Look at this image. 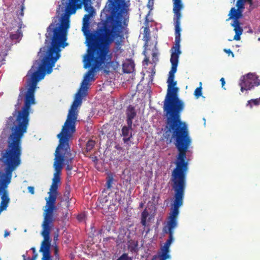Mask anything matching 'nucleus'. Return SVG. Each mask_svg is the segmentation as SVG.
<instances>
[{
	"label": "nucleus",
	"instance_id": "nucleus-8",
	"mask_svg": "<svg viewBox=\"0 0 260 260\" xmlns=\"http://www.w3.org/2000/svg\"><path fill=\"white\" fill-rule=\"evenodd\" d=\"M84 92L79 89L76 94L75 100L69 111L66 121L62 126L61 132L58 134L59 136L61 135L72 136L73 134L75 132V123L78 117L77 108L82 103V98Z\"/></svg>",
	"mask_w": 260,
	"mask_h": 260
},
{
	"label": "nucleus",
	"instance_id": "nucleus-47",
	"mask_svg": "<svg viewBox=\"0 0 260 260\" xmlns=\"http://www.w3.org/2000/svg\"><path fill=\"white\" fill-rule=\"evenodd\" d=\"M10 235V233L8 231H6L5 232L4 237H7L8 236Z\"/></svg>",
	"mask_w": 260,
	"mask_h": 260
},
{
	"label": "nucleus",
	"instance_id": "nucleus-2",
	"mask_svg": "<svg viewBox=\"0 0 260 260\" xmlns=\"http://www.w3.org/2000/svg\"><path fill=\"white\" fill-rule=\"evenodd\" d=\"M175 44L172 47L170 61L171 69L167 80V93L164 102L163 109L166 116V138L174 139L175 145L178 153L176 157H186V152L191 140L187 126L181 119V113L184 108L183 101L178 96L179 88L176 87L177 81H174L175 74L178 64L180 42V23H174Z\"/></svg>",
	"mask_w": 260,
	"mask_h": 260
},
{
	"label": "nucleus",
	"instance_id": "nucleus-6",
	"mask_svg": "<svg viewBox=\"0 0 260 260\" xmlns=\"http://www.w3.org/2000/svg\"><path fill=\"white\" fill-rule=\"evenodd\" d=\"M109 51V47H102L91 40L90 47H88L87 54L84 58V68L90 67V69L85 74L80 89L87 91L89 82L94 80V73L105 63Z\"/></svg>",
	"mask_w": 260,
	"mask_h": 260
},
{
	"label": "nucleus",
	"instance_id": "nucleus-49",
	"mask_svg": "<svg viewBox=\"0 0 260 260\" xmlns=\"http://www.w3.org/2000/svg\"><path fill=\"white\" fill-rule=\"evenodd\" d=\"M78 219L80 220L82 218V217L81 215H80V216H78Z\"/></svg>",
	"mask_w": 260,
	"mask_h": 260
},
{
	"label": "nucleus",
	"instance_id": "nucleus-14",
	"mask_svg": "<svg viewBox=\"0 0 260 260\" xmlns=\"http://www.w3.org/2000/svg\"><path fill=\"white\" fill-rule=\"evenodd\" d=\"M246 3H248L250 6H251L253 4V0H237L236 4L237 8L235 9L234 7L232 8L230 12L242 14L243 9H244V5Z\"/></svg>",
	"mask_w": 260,
	"mask_h": 260
},
{
	"label": "nucleus",
	"instance_id": "nucleus-44",
	"mask_svg": "<svg viewBox=\"0 0 260 260\" xmlns=\"http://www.w3.org/2000/svg\"><path fill=\"white\" fill-rule=\"evenodd\" d=\"M38 255L37 253H33V255L31 258H32L36 260Z\"/></svg>",
	"mask_w": 260,
	"mask_h": 260
},
{
	"label": "nucleus",
	"instance_id": "nucleus-7",
	"mask_svg": "<svg viewBox=\"0 0 260 260\" xmlns=\"http://www.w3.org/2000/svg\"><path fill=\"white\" fill-rule=\"evenodd\" d=\"M57 137L59 139V144L54 153V162H58L59 158L62 159L60 162L62 168L65 162L67 170L71 171L73 169L72 162L74 156L71 152L69 141L72 136L64 135L59 136L57 135Z\"/></svg>",
	"mask_w": 260,
	"mask_h": 260
},
{
	"label": "nucleus",
	"instance_id": "nucleus-9",
	"mask_svg": "<svg viewBox=\"0 0 260 260\" xmlns=\"http://www.w3.org/2000/svg\"><path fill=\"white\" fill-rule=\"evenodd\" d=\"M260 84V80L258 76L255 73H248L242 76L239 83L240 86V90L242 92L252 89L254 86H257Z\"/></svg>",
	"mask_w": 260,
	"mask_h": 260
},
{
	"label": "nucleus",
	"instance_id": "nucleus-30",
	"mask_svg": "<svg viewBox=\"0 0 260 260\" xmlns=\"http://www.w3.org/2000/svg\"><path fill=\"white\" fill-rule=\"evenodd\" d=\"M113 181V177L112 176H109L107 178L106 185L107 189H110L112 186V184Z\"/></svg>",
	"mask_w": 260,
	"mask_h": 260
},
{
	"label": "nucleus",
	"instance_id": "nucleus-43",
	"mask_svg": "<svg viewBox=\"0 0 260 260\" xmlns=\"http://www.w3.org/2000/svg\"><path fill=\"white\" fill-rule=\"evenodd\" d=\"M220 81H221V85H222V87H223V86L225 85V80H224V79L223 78H221L220 80Z\"/></svg>",
	"mask_w": 260,
	"mask_h": 260
},
{
	"label": "nucleus",
	"instance_id": "nucleus-28",
	"mask_svg": "<svg viewBox=\"0 0 260 260\" xmlns=\"http://www.w3.org/2000/svg\"><path fill=\"white\" fill-rule=\"evenodd\" d=\"M95 145V142L93 140H89L86 146V151L87 152L90 151L94 147Z\"/></svg>",
	"mask_w": 260,
	"mask_h": 260
},
{
	"label": "nucleus",
	"instance_id": "nucleus-18",
	"mask_svg": "<svg viewBox=\"0 0 260 260\" xmlns=\"http://www.w3.org/2000/svg\"><path fill=\"white\" fill-rule=\"evenodd\" d=\"M117 57H114L113 60L107 62L106 67L108 69H111L113 71H116L118 68L119 67V63L117 61Z\"/></svg>",
	"mask_w": 260,
	"mask_h": 260
},
{
	"label": "nucleus",
	"instance_id": "nucleus-15",
	"mask_svg": "<svg viewBox=\"0 0 260 260\" xmlns=\"http://www.w3.org/2000/svg\"><path fill=\"white\" fill-rule=\"evenodd\" d=\"M62 159L60 158L57 162H54L53 167L55 172L53 174V178L52 179V183L59 184L60 181V174L62 170V167L60 164Z\"/></svg>",
	"mask_w": 260,
	"mask_h": 260
},
{
	"label": "nucleus",
	"instance_id": "nucleus-22",
	"mask_svg": "<svg viewBox=\"0 0 260 260\" xmlns=\"http://www.w3.org/2000/svg\"><path fill=\"white\" fill-rule=\"evenodd\" d=\"M124 192L122 190H119L115 193V200L118 202L119 204H121L124 200Z\"/></svg>",
	"mask_w": 260,
	"mask_h": 260
},
{
	"label": "nucleus",
	"instance_id": "nucleus-21",
	"mask_svg": "<svg viewBox=\"0 0 260 260\" xmlns=\"http://www.w3.org/2000/svg\"><path fill=\"white\" fill-rule=\"evenodd\" d=\"M122 68L124 73H131L134 69V65L131 62H124L122 64Z\"/></svg>",
	"mask_w": 260,
	"mask_h": 260
},
{
	"label": "nucleus",
	"instance_id": "nucleus-5",
	"mask_svg": "<svg viewBox=\"0 0 260 260\" xmlns=\"http://www.w3.org/2000/svg\"><path fill=\"white\" fill-rule=\"evenodd\" d=\"M186 158V157H176L175 161L176 167L172 172L171 180L174 191V200L167 222L168 230L165 231L166 233L169 234V238L162 247L167 249H170V245L174 240L173 230L177 225V219L179 213V208L182 206L183 203L188 165Z\"/></svg>",
	"mask_w": 260,
	"mask_h": 260
},
{
	"label": "nucleus",
	"instance_id": "nucleus-38",
	"mask_svg": "<svg viewBox=\"0 0 260 260\" xmlns=\"http://www.w3.org/2000/svg\"><path fill=\"white\" fill-rule=\"evenodd\" d=\"M27 189L29 192H30L31 194H34L35 193V189L33 186H28Z\"/></svg>",
	"mask_w": 260,
	"mask_h": 260
},
{
	"label": "nucleus",
	"instance_id": "nucleus-31",
	"mask_svg": "<svg viewBox=\"0 0 260 260\" xmlns=\"http://www.w3.org/2000/svg\"><path fill=\"white\" fill-rule=\"evenodd\" d=\"M138 246V243L137 241L134 242L129 246V248L130 249L131 251H137L138 250L137 247Z\"/></svg>",
	"mask_w": 260,
	"mask_h": 260
},
{
	"label": "nucleus",
	"instance_id": "nucleus-27",
	"mask_svg": "<svg viewBox=\"0 0 260 260\" xmlns=\"http://www.w3.org/2000/svg\"><path fill=\"white\" fill-rule=\"evenodd\" d=\"M202 82H200V86L199 87H197L195 89L194 92V95L197 99H198L202 95Z\"/></svg>",
	"mask_w": 260,
	"mask_h": 260
},
{
	"label": "nucleus",
	"instance_id": "nucleus-39",
	"mask_svg": "<svg viewBox=\"0 0 260 260\" xmlns=\"http://www.w3.org/2000/svg\"><path fill=\"white\" fill-rule=\"evenodd\" d=\"M224 51L226 53H228L229 54V55L231 54L232 57H234V54L233 52L230 49H224Z\"/></svg>",
	"mask_w": 260,
	"mask_h": 260
},
{
	"label": "nucleus",
	"instance_id": "nucleus-35",
	"mask_svg": "<svg viewBox=\"0 0 260 260\" xmlns=\"http://www.w3.org/2000/svg\"><path fill=\"white\" fill-rule=\"evenodd\" d=\"M144 32L145 34V37H146L147 40H148L150 38V30L149 27H145L144 29Z\"/></svg>",
	"mask_w": 260,
	"mask_h": 260
},
{
	"label": "nucleus",
	"instance_id": "nucleus-51",
	"mask_svg": "<svg viewBox=\"0 0 260 260\" xmlns=\"http://www.w3.org/2000/svg\"><path fill=\"white\" fill-rule=\"evenodd\" d=\"M149 4H151V3H150V0L149 1V3H148V6L150 8V6Z\"/></svg>",
	"mask_w": 260,
	"mask_h": 260
},
{
	"label": "nucleus",
	"instance_id": "nucleus-55",
	"mask_svg": "<svg viewBox=\"0 0 260 260\" xmlns=\"http://www.w3.org/2000/svg\"><path fill=\"white\" fill-rule=\"evenodd\" d=\"M29 260H35V259H34L32 258H29Z\"/></svg>",
	"mask_w": 260,
	"mask_h": 260
},
{
	"label": "nucleus",
	"instance_id": "nucleus-50",
	"mask_svg": "<svg viewBox=\"0 0 260 260\" xmlns=\"http://www.w3.org/2000/svg\"><path fill=\"white\" fill-rule=\"evenodd\" d=\"M149 4H151V3H150V0L149 1V3H148V6L150 8V6Z\"/></svg>",
	"mask_w": 260,
	"mask_h": 260
},
{
	"label": "nucleus",
	"instance_id": "nucleus-17",
	"mask_svg": "<svg viewBox=\"0 0 260 260\" xmlns=\"http://www.w3.org/2000/svg\"><path fill=\"white\" fill-rule=\"evenodd\" d=\"M132 125L124 126L121 129V135L123 136V141L124 143H127L132 138Z\"/></svg>",
	"mask_w": 260,
	"mask_h": 260
},
{
	"label": "nucleus",
	"instance_id": "nucleus-54",
	"mask_svg": "<svg viewBox=\"0 0 260 260\" xmlns=\"http://www.w3.org/2000/svg\"><path fill=\"white\" fill-rule=\"evenodd\" d=\"M57 249H56V248H55V253H57Z\"/></svg>",
	"mask_w": 260,
	"mask_h": 260
},
{
	"label": "nucleus",
	"instance_id": "nucleus-12",
	"mask_svg": "<svg viewBox=\"0 0 260 260\" xmlns=\"http://www.w3.org/2000/svg\"><path fill=\"white\" fill-rule=\"evenodd\" d=\"M173 2L174 23H180L181 10L183 7V4L181 0H173Z\"/></svg>",
	"mask_w": 260,
	"mask_h": 260
},
{
	"label": "nucleus",
	"instance_id": "nucleus-11",
	"mask_svg": "<svg viewBox=\"0 0 260 260\" xmlns=\"http://www.w3.org/2000/svg\"><path fill=\"white\" fill-rule=\"evenodd\" d=\"M49 193V197L46 198V208L44 210V218H47L49 219H53V212L55 209V202L57 198V193Z\"/></svg>",
	"mask_w": 260,
	"mask_h": 260
},
{
	"label": "nucleus",
	"instance_id": "nucleus-23",
	"mask_svg": "<svg viewBox=\"0 0 260 260\" xmlns=\"http://www.w3.org/2000/svg\"><path fill=\"white\" fill-rule=\"evenodd\" d=\"M99 202V206L102 209L106 208V207H108V204H107V202L108 201L107 197H101L99 198L98 199Z\"/></svg>",
	"mask_w": 260,
	"mask_h": 260
},
{
	"label": "nucleus",
	"instance_id": "nucleus-25",
	"mask_svg": "<svg viewBox=\"0 0 260 260\" xmlns=\"http://www.w3.org/2000/svg\"><path fill=\"white\" fill-rule=\"evenodd\" d=\"M149 213L146 209H145L142 212L141 214V223L142 224L146 226V220L148 216Z\"/></svg>",
	"mask_w": 260,
	"mask_h": 260
},
{
	"label": "nucleus",
	"instance_id": "nucleus-3",
	"mask_svg": "<svg viewBox=\"0 0 260 260\" xmlns=\"http://www.w3.org/2000/svg\"><path fill=\"white\" fill-rule=\"evenodd\" d=\"M35 103V101H24L21 110H16L13 113L14 116L16 114V119L7 140V146L0 157V162L5 166V172L0 171V192H3L0 212L6 210L10 201L6 188L11 182L12 172L21 163V140L27 131L31 106Z\"/></svg>",
	"mask_w": 260,
	"mask_h": 260
},
{
	"label": "nucleus",
	"instance_id": "nucleus-56",
	"mask_svg": "<svg viewBox=\"0 0 260 260\" xmlns=\"http://www.w3.org/2000/svg\"><path fill=\"white\" fill-rule=\"evenodd\" d=\"M29 260H35V259H34L32 258H29Z\"/></svg>",
	"mask_w": 260,
	"mask_h": 260
},
{
	"label": "nucleus",
	"instance_id": "nucleus-13",
	"mask_svg": "<svg viewBox=\"0 0 260 260\" xmlns=\"http://www.w3.org/2000/svg\"><path fill=\"white\" fill-rule=\"evenodd\" d=\"M229 18L227 20L231 19H233V23L232 24V26L234 27V30L235 34H242L243 32V28L240 26L239 19L242 17V14L229 12Z\"/></svg>",
	"mask_w": 260,
	"mask_h": 260
},
{
	"label": "nucleus",
	"instance_id": "nucleus-19",
	"mask_svg": "<svg viewBox=\"0 0 260 260\" xmlns=\"http://www.w3.org/2000/svg\"><path fill=\"white\" fill-rule=\"evenodd\" d=\"M170 249H167L163 247L160 248V253L159 255V259L161 260H166L170 258L169 254Z\"/></svg>",
	"mask_w": 260,
	"mask_h": 260
},
{
	"label": "nucleus",
	"instance_id": "nucleus-40",
	"mask_svg": "<svg viewBox=\"0 0 260 260\" xmlns=\"http://www.w3.org/2000/svg\"><path fill=\"white\" fill-rule=\"evenodd\" d=\"M242 34H236L234 37V40H236V41L239 40L240 39V36Z\"/></svg>",
	"mask_w": 260,
	"mask_h": 260
},
{
	"label": "nucleus",
	"instance_id": "nucleus-24",
	"mask_svg": "<svg viewBox=\"0 0 260 260\" xmlns=\"http://www.w3.org/2000/svg\"><path fill=\"white\" fill-rule=\"evenodd\" d=\"M22 31L21 30V27H20L17 30L15 34H11L10 35V38L12 40H18L20 37L22 36Z\"/></svg>",
	"mask_w": 260,
	"mask_h": 260
},
{
	"label": "nucleus",
	"instance_id": "nucleus-26",
	"mask_svg": "<svg viewBox=\"0 0 260 260\" xmlns=\"http://www.w3.org/2000/svg\"><path fill=\"white\" fill-rule=\"evenodd\" d=\"M260 104V98L256 99H252L248 101L247 106H249L250 108L252 107V105L258 106Z\"/></svg>",
	"mask_w": 260,
	"mask_h": 260
},
{
	"label": "nucleus",
	"instance_id": "nucleus-32",
	"mask_svg": "<svg viewBox=\"0 0 260 260\" xmlns=\"http://www.w3.org/2000/svg\"><path fill=\"white\" fill-rule=\"evenodd\" d=\"M121 43H120V42L117 41L115 42V47H114V49H115V51L117 52L118 51H120V53H121L122 52L121 51Z\"/></svg>",
	"mask_w": 260,
	"mask_h": 260
},
{
	"label": "nucleus",
	"instance_id": "nucleus-48",
	"mask_svg": "<svg viewBox=\"0 0 260 260\" xmlns=\"http://www.w3.org/2000/svg\"><path fill=\"white\" fill-rule=\"evenodd\" d=\"M30 249L32 251L33 253H37L35 247H31Z\"/></svg>",
	"mask_w": 260,
	"mask_h": 260
},
{
	"label": "nucleus",
	"instance_id": "nucleus-20",
	"mask_svg": "<svg viewBox=\"0 0 260 260\" xmlns=\"http://www.w3.org/2000/svg\"><path fill=\"white\" fill-rule=\"evenodd\" d=\"M50 249V248H43V247H40L39 251L43 254L42 260H51Z\"/></svg>",
	"mask_w": 260,
	"mask_h": 260
},
{
	"label": "nucleus",
	"instance_id": "nucleus-10",
	"mask_svg": "<svg viewBox=\"0 0 260 260\" xmlns=\"http://www.w3.org/2000/svg\"><path fill=\"white\" fill-rule=\"evenodd\" d=\"M52 221L53 219H49L46 217L44 218L42 224L43 230L41 232V235L43 237L44 239L41 243V247H43V248H50L51 240L50 233L51 229V224Z\"/></svg>",
	"mask_w": 260,
	"mask_h": 260
},
{
	"label": "nucleus",
	"instance_id": "nucleus-52",
	"mask_svg": "<svg viewBox=\"0 0 260 260\" xmlns=\"http://www.w3.org/2000/svg\"><path fill=\"white\" fill-rule=\"evenodd\" d=\"M123 24H124V25H126V26L127 25V24H126V21L125 20L124 21Z\"/></svg>",
	"mask_w": 260,
	"mask_h": 260
},
{
	"label": "nucleus",
	"instance_id": "nucleus-1",
	"mask_svg": "<svg viewBox=\"0 0 260 260\" xmlns=\"http://www.w3.org/2000/svg\"><path fill=\"white\" fill-rule=\"evenodd\" d=\"M90 1L68 0L66 14L61 19L58 17H53L45 34L46 40L50 41L51 45L40 49V53L44 56L38 69L33 71L34 66H32L29 71L28 73L31 75L25 96L35 101V91L37 82L44 78L46 73H51L53 67L60 57V48H64L68 45L66 41L67 29L70 26L69 16L74 14L77 9H81L82 5L84 6L86 11L92 14L94 9L90 4Z\"/></svg>",
	"mask_w": 260,
	"mask_h": 260
},
{
	"label": "nucleus",
	"instance_id": "nucleus-46",
	"mask_svg": "<svg viewBox=\"0 0 260 260\" xmlns=\"http://www.w3.org/2000/svg\"><path fill=\"white\" fill-rule=\"evenodd\" d=\"M92 161H93L94 162H97L98 160V157L96 156L92 157Z\"/></svg>",
	"mask_w": 260,
	"mask_h": 260
},
{
	"label": "nucleus",
	"instance_id": "nucleus-57",
	"mask_svg": "<svg viewBox=\"0 0 260 260\" xmlns=\"http://www.w3.org/2000/svg\"><path fill=\"white\" fill-rule=\"evenodd\" d=\"M233 1H234L235 0H233Z\"/></svg>",
	"mask_w": 260,
	"mask_h": 260
},
{
	"label": "nucleus",
	"instance_id": "nucleus-16",
	"mask_svg": "<svg viewBox=\"0 0 260 260\" xmlns=\"http://www.w3.org/2000/svg\"><path fill=\"white\" fill-rule=\"evenodd\" d=\"M126 123L129 126L133 125V120L137 115V112L135 107L132 105H129L126 110Z\"/></svg>",
	"mask_w": 260,
	"mask_h": 260
},
{
	"label": "nucleus",
	"instance_id": "nucleus-4",
	"mask_svg": "<svg viewBox=\"0 0 260 260\" xmlns=\"http://www.w3.org/2000/svg\"><path fill=\"white\" fill-rule=\"evenodd\" d=\"M108 8L112 15L108 17L101 25H98L95 31L89 30V20L92 14H85L83 18L82 31L86 38V43L90 47L91 40L102 47H109L114 40L123 36L124 27L119 12L125 5V0H108Z\"/></svg>",
	"mask_w": 260,
	"mask_h": 260
},
{
	"label": "nucleus",
	"instance_id": "nucleus-42",
	"mask_svg": "<svg viewBox=\"0 0 260 260\" xmlns=\"http://www.w3.org/2000/svg\"><path fill=\"white\" fill-rule=\"evenodd\" d=\"M22 99V91L20 92V93L19 95L18 99V104L19 103V101H21Z\"/></svg>",
	"mask_w": 260,
	"mask_h": 260
},
{
	"label": "nucleus",
	"instance_id": "nucleus-34",
	"mask_svg": "<svg viewBox=\"0 0 260 260\" xmlns=\"http://www.w3.org/2000/svg\"><path fill=\"white\" fill-rule=\"evenodd\" d=\"M158 53L156 52H154L152 54V60L154 63H156L158 60Z\"/></svg>",
	"mask_w": 260,
	"mask_h": 260
},
{
	"label": "nucleus",
	"instance_id": "nucleus-53",
	"mask_svg": "<svg viewBox=\"0 0 260 260\" xmlns=\"http://www.w3.org/2000/svg\"><path fill=\"white\" fill-rule=\"evenodd\" d=\"M23 260H26L25 258V256L24 255H23Z\"/></svg>",
	"mask_w": 260,
	"mask_h": 260
},
{
	"label": "nucleus",
	"instance_id": "nucleus-41",
	"mask_svg": "<svg viewBox=\"0 0 260 260\" xmlns=\"http://www.w3.org/2000/svg\"><path fill=\"white\" fill-rule=\"evenodd\" d=\"M149 62V57H146L145 58L144 60H143V63L144 64L145 63V64L146 65H148Z\"/></svg>",
	"mask_w": 260,
	"mask_h": 260
},
{
	"label": "nucleus",
	"instance_id": "nucleus-37",
	"mask_svg": "<svg viewBox=\"0 0 260 260\" xmlns=\"http://www.w3.org/2000/svg\"><path fill=\"white\" fill-rule=\"evenodd\" d=\"M20 9H21V11H20V12L19 13V15L22 17L24 15L23 11H24V6L23 3H22V4L21 5Z\"/></svg>",
	"mask_w": 260,
	"mask_h": 260
},
{
	"label": "nucleus",
	"instance_id": "nucleus-29",
	"mask_svg": "<svg viewBox=\"0 0 260 260\" xmlns=\"http://www.w3.org/2000/svg\"><path fill=\"white\" fill-rule=\"evenodd\" d=\"M58 183H52L50 186V191L49 192L53 193H57V188L58 187Z\"/></svg>",
	"mask_w": 260,
	"mask_h": 260
},
{
	"label": "nucleus",
	"instance_id": "nucleus-33",
	"mask_svg": "<svg viewBox=\"0 0 260 260\" xmlns=\"http://www.w3.org/2000/svg\"><path fill=\"white\" fill-rule=\"evenodd\" d=\"M116 260H132V257H129L127 253H123Z\"/></svg>",
	"mask_w": 260,
	"mask_h": 260
},
{
	"label": "nucleus",
	"instance_id": "nucleus-45",
	"mask_svg": "<svg viewBox=\"0 0 260 260\" xmlns=\"http://www.w3.org/2000/svg\"><path fill=\"white\" fill-rule=\"evenodd\" d=\"M38 255L37 253H33V255L31 258H32L36 260Z\"/></svg>",
	"mask_w": 260,
	"mask_h": 260
},
{
	"label": "nucleus",
	"instance_id": "nucleus-36",
	"mask_svg": "<svg viewBox=\"0 0 260 260\" xmlns=\"http://www.w3.org/2000/svg\"><path fill=\"white\" fill-rule=\"evenodd\" d=\"M69 196H70V192L66 191L64 194V197L65 198V201L69 203Z\"/></svg>",
	"mask_w": 260,
	"mask_h": 260
}]
</instances>
